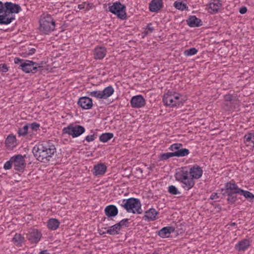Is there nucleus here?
I'll return each mask as SVG.
<instances>
[{
	"instance_id": "obj_1",
	"label": "nucleus",
	"mask_w": 254,
	"mask_h": 254,
	"mask_svg": "<svg viewBox=\"0 0 254 254\" xmlns=\"http://www.w3.org/2000/svg\"><path fill=\"white\" fill-rule=\"evenodd\" d=\"M202 173V168L195 165L189 169L186 167L181 168L176 173L175 177L177 181L183 184V187L186 190H189L194 185L193 179H199Z\"/></svg>"
},
{
	"instance_id": "obj_2",
	"label": "nucleus",
	"mask_w": 254,
	"mask_h": 254,
	"mask_svg": "<svg viewBox=\"0 0 254 254\" xmlns=\"http://www.w3.org/2000/svg\"><path fill=\"white\" fill-rule=\"evenodd\" d=\"M55 145L52 141H43L33 147V153L38 160L48 163L56 153Z\"/></svg>"
},
{
	"instance_id": "obj_3",
	"label": "nucleus",
	"mask_w": 254,
	"mask_h": 254,
	"mask_svg": "<svg viewBox=\"0 0 254 254\" xmlns=\"http://www.w3.org/2000/svg\"><path fill=\"white\" fill-rule=\"evenodd\" d=\"M241 189L239 188L236 184L229 182L225 184V189H221L220 191L223 196H228V203L232 204L237 200V195L241 194Z\"/></svg>"
},
{
	"instance_id": "obj_4",
	"label": "nucleus",
	"mask_w": 254,
	"mask_h": 254,
	"mask_svg": "<svg viewBox=\"0 0 254 254\" xmlns=\"http://www.w3.org/2000/svg\"><path fill=\"white\" fill-rule=\"evenodd\" d=\"M14 61L16 64L20 63L18 68L27 73H35L38 71L43 69L42 66H40L39 64L32 61L24 60L19 58H14Z\"/></svg>"
},
{
	"instance_id": "obj_5",
	"label": "nucleus",
	"mask_w": 254,
	"mask_h": 254,
	"mask_svg": "<svg viewBox=\"0 0 254 254\" xmlns=\"http://www.w3.org/2000/svg\"><path fill=\"white\" fill-rule=\"evenodd\" d=\"M121 205L124 207L127 212L133 214H141L142 212L140 200L138 198L130 197L124 199Z\"/></svg>"
},
{
	"instance_id": "obj_6",
	"label": "nucleus",
	"mask_w": 254,
	"mask_h": 254,
	"mask_svg": "<svg viewBox=\"0 0 254 254\" xmlns=\"http://www.w3.org/2000/svg\"><path fill=\"white\" fill-rule=\"evenodd\" d=\"M40 30L44 34H48L54 30L55 22L50 14L43 13L40 16L39 20Z\"/></svg>"
},
{
	"instance_id": "obj_7",
	"label": "nucleus",
	"mask_w": 254,
	"mask_h": 254,
	"mask_svg": "<svg viewBox=\"0 0 254 254\" xmlns=\"http://www.w3.org/2000/svg\"><path fill=\"white\" fill-rule=\"evenodd\" d=\"M181 95L175 92H168L163 96V102L164 104L170 107L180 105L182 103L180 100Z\"/></svg>"
},
{
	"instance_id": "obj_8",
	"label": "nucleus",
	"mask_w": 254,
	"mask_h": 254,
	"mask_svg": "<svg viewBox=\"0 0 254 254\" xmlns=\"http://www.w3.org/2000/svg\"><path fill=\"white\" fill-rule=\"evenodd\" d=\"M85 131V128L83 126L73 124H70L63 129V133L67 134L73 138L80 136Z\"/></svg>"
},
{
	"instance_id": "obj_9",
	"label": "nucleus",
	"mask_w": 254,
	"mask_h": 254,
	"mask_svg": "<svg viewBox=\"0 0 254 254\" xmlns=\"http://www.w3.org/2000/svg\"><path fill=\"white\" fill-rule=\"evenodd\" d=\"M109 10L112 13L116 15L121 19H125L127 18L126 6L120 2L113 3V5L109 7Z\"/></svg>"
},
{
	"instance_id": "obj_10",
	"label": "nucleus",
	"mask_w": 254,
	"mask_h": 254,
	"mask_svg": "<svg viewBox=\"0 0 254 254\" xmlns=\"http://www.w3.org/2000/svg\"><path fill=\"white\" fill-rule=\"evenodd\" d=\"M224 108L225 110L231 111L236 108L239 100L236 94H228L224 96Z\"/></svg>"
},
{
	"instance_id": "obj_11",
	"label": "nucleus",
	"mask_w": 254,
	"mask_h": 254,
	"mask_svg": "<svg viewBox=\"0 0 254 254\" xmlns=\"http://www.w3.org/2000/svg\"><path fill=\"white\" fill-rule=\"evenodd\" d=\"M14 169L18 171L22 172L26 167V162L23 156L20 154L12 157Z\"/></svg>"
},
{
	"instance_id": "obj_12",
	"label": "nucleus",
	"mask_w": 254,
	"mask_h": 254,
	"mask_svg": "<svg viewBox=\"0 0 254 254\" xmlns=\"http://www.w3.org/2000/svg\"><path fill=\"white\" fill-rule=\"evenodd\" d=\"M145 100L142 95L133 96L130 100V105L132 108H142L145 105Z\"/></svg>"
},
{
	"instance_id": "obj_13",
	"label": "nucleus",
	"mask_w": 254,
	"mask_h": 254,
	"mask_svg": "<svg viewBox=\"0 0 254 254\" xmlns=\"http://www.w3.org/2000/svg\"><path fill=\"white\" fill-rule=\"evenodd\" d=\"M42 234L37 229L31 230L28 234H27L26 238L30 241L31 243L37 244L40 240Z\"/></svg>"
},
{
	"instance_id": "obj_14",
	"label": "nucleus",
	"mask_w": 254,
	"mask_h": 254,
	"mask_svg": "<svg viewBox=\"0 0 254 254\" xmlns=\"http://www.w3.org/2000/svg\"><path fill=\"white\" fill-rule=\"evenodd\" d=\"M21 10L20 6L11 2H6L4 3V12L9 13H18Z\"/></svg>"
},
{
	"instance_id": "obj_15",
	"label": "nucleus",
	"mask_w": 254,
	"mask_h": 254,
	"mask_svg": "<svg viewBox=\"0 0 254 254\" xmlns=\"http://www.w3.org/2000/svg\"><path fill=\"white\" fill-rule=\"evenodd\" d=\"M77 104L83 109L88 110L93 106L92 99L88 97H81L78 99Z\"/></svg>"
},
{
	"instance_id": "obj_16",
	"label": "nucleus",
	"mask_w": 254,
	"mask_h": 254,
	"mask_svg": "<svg viewBox=\"0 0 254 254\" xmlns=\"http://www.w3.org/2000/svg\"><path fill=\"white\" fill-rule=\"evenodd\" d=\"M107 171V166L102 163H98L94 165L93 174L94 176L103 175Z\"/></svg>"
},
{
	"instance_id": "obj_17",
	"label": "nucleus",
	"mask_w": 254,
	"mask_h": 254,
	"mask_svg": "<svg viewBox=\"0 0 254 254\" xmlns=\"http://www.w3.org/2000/svg\"><path fill=\"white\" fill-rule=\"evenodd\" d=\"M106 215L108 218L114 217L118 214L117 207L113 204L107 206L104 210Z\"/></svg>"
},
{
	"instance_id": "obj_18",
	"label": "nucleus",
	"mask_w": 254,
	"mask_h": 254,
	"mask_svg": "<svg viewBox=\"0 0 254 254\" xmlns=\"http://www.w3.org/2000/svg\"><path fill=\"white\" fill-rule=\"evenodd\" d=\"M162 0H152L149 3V8L151 12H158L163 7Z\"/></svg>"
},
{
	"instance_id": "obj_19",
	"label": "nucleus",
	"mask_w": 254,
	"mask_h": 254,
	"mask_svg": "<svg viewBox=\"0 0 254 254\" xmlns=\"http://www.w3.org/2000/svg\"><path fill=\"white\" fill-rule=\"evenodd\" d=\"M187 22L190 27H197L202 25L201 19L197 18L194 15L190 16L187 20Z\"/></svg>"
},
{
	"instance_id": "obj_20",
	"label": "nucleus",
	"mask_w": 254,
	"mask_h": 254,
	"mask_svg": "<svg viewBox=\"0 0 254 254\" xmlns=\"http://www.w3.org/2000/svg\"><path fill=\"white\" fill-rule=\"evenodd\" d=\"M175 231V228L172 226H167L158 231V235L161 238H168L171 233Z\"/></svg>"
},
{
	"instance_id": "obj_21",
	"label": "nucleus",
	"mask_w": 254,
	"mask_h": 254,
	"mask_svg": "<svg viewBox=\"0 0 254 254\" xmlns=\"http://www.w3.org/2000/svg\"><path fill=\"white\" fill-rule=\"evenodd\" d=\"M250 246V242L248 239H244L235 245V249L238 251H245Z\"/></svg>"
},
{
	"instance_id": "obj_22",
	"label": "nucleus",
	"mask_w": 254,
	"mask_h": 254,
	"mask_svg": "<svg viewBox=\"0 0 254 254\" xmlns=\"http://www.w3.org/2000/svg\"><path fill=\"white\" fill-rule=\"evenodd\" d=\"M106 49L103 47H97L94 49V58L96 59L101 60L106 54Z\"/></svg>"
},
{
	"instance_id": "obj_23",
	"label": "nucleus",
	"mask_w": 254,
	"mask_h": 254,
	"mask_svg": "<svg viewBox=\"0 0 254 254\" xmlns=\"http://www.w3.org/2000/svg\"><path fill=\"white\" fill-rule=\"evenodd\" d=\"M158 212L154 208H150L145 212L144 218L145 220H154L156 219V215Z\"/></svg>"
},
{
	"instance_id": "obj_24",
	"label": "nucleus",
	"mask_w": 254,
	"mask_h": 254,
	"mask_svg": "<svg viewBox=\"0 0 254 254\" xmlns=\"http://www.w3.org/2000/svg\"><path fill=\"white\" fill-rule=\"evenodd\" d=\"M121 228L119 227V224H117L109 227L106 232H103L101 234H108L111 235H115L119 234V231Z\"/></svg>"
},
{
	"instance_id": "obj_25",
	"label": "nucleus",
	"mask_w": 254,
	"mask_h": 254,
	"mask_svg": "<svg viewBox=\"0 0 254 254\" xmlns=\"http://www.w3.org/2000/svg\"><path fill=\"white\" fill-rule=\"evenodd\" d=\"M60 225V222L57 219L52 218L49 220L47 226L49 229L55 230H56Z\"/></svg>"
},
{
	"instance_id": "obj_26",
	"label": "nucleus",
	"mask_w": 254,
	"mask_h": 254,
	"mask_svg": "<svg viewBox=\"0 0 254 254\" xmlns=\"http://www.w3.org/2000/svg\"><path fill=\"white\" fill-rule=\"evenodd\" d=\"M102 92V97L103 99H107L111 96L114 92V89L111 85L106 87Z\"/></svg>"
},
{
	"instance_id": "obj_27",
	"label": "nucleus",
	"mask_w": 254,
	"mask_h": 254,
	"mask_svg": "<svg viewBox=\"0 0 254 254\" xmlns=\"http://www.w3.org/2000/svg\"><path fill=\"white\" fill-rule=\"evenodd\" d=\"M209 8L212 9L214 12L216 13L218 12V10L221 8V3L219 0H213V1L209 3Z\"/></svg>"
},
{
	"instance_id": "obj_28",
	"label": "nucleus",
	"mask_w": 254,
	"mask_h": 254,
	"mask_svg": "<svg viewBox=\"0 0 254 254\" xmlns=\"http://www.w3.org/2000/svg\"><path fill=\"white\" fill-rule=\"evenodd\" d=\"M14 19L13 17H9L5 12L4 14H0V24L7 25L10 23Z\"/></svg>"
},
{
	"instance_id": "obj_29",
	"label": "nucleus",
	"mask_w": 254,
	"mask_h": 254,
	"mask_svg": "<svg viewBox=\"0 0 254 254\" xmlns=\"http://www.w3.org/2000/svg\"><path fill=\"white\" fill-rule=\"evenodd\" d=\"M114 136V134L111 132H107L102 133L99 136V140L100 141L102 142H106L111 138H112Z\"/></svg>"
},
{
	"instance_id": "obj_30",
	"label": "nucleus",
	"mask_w": 254,
	"mask_h": 254,
	"mask_svg": "<svg viewBox=\"0 0 254 254\" xmlns=\"http://www.w3.org/2000/svg\"><path fill=\"white\" fill-rule=\"evenodd\" d=\"M174 156L177 157L187 156L190 153L189 149L186 148H181L179 150L174 152Z\"/></svg>"
},
{
	"instance_id": "obj_31",
	"label": "nucleus",
	"mask_w": 254,
	"mask_h": 254,
	"mask_svg": "<svg viewBox=\"0 0 254 254\" xmlns=\"http://www.w3.org/2000/svg\"><path fill=\"white\" fill-rule=\"evenodd\" d=\"M173 157H175L174 156V152H167L161 153L159 156V159L160 161H164L168 159L169 158Z\"/></svg>"
},
{
	"instance_id": "obj_32",
	"label": "nucleus",
	"mask_w": 254,
	"mask_h": 254,
	"mask_svg": "<svg viewBox=\"0 0 254 254\" xmlns=\"http://www.w3.org/2000/svg\"><path fill=\"white\" fill-rule=\"evenodd\" d=\"M241 195H243L247 199H250V201H253L254 199V195L250 191L241 190Z\"/></svg>"
},
{
	"instance_id": "obj_33",
	"label": "nucleus",
	"mask_w": 254,
	"mask_h": 254,
	"mask_svg": "<svg viewBox=\"0 0 254 254\" xmlns=\"http://www.w3.org/2000/svg\"><path fill=\"white\" fill-rule=\"evenodd\" d=\"M29 128L28 124L25 125L22 128H19L17 131V133L19 136H24L28 133V130Z\"/></svg>"
},
{
	"instance_id": "obj_34",
	"label": "nucleus",
	"mask_w": 254,
	"mask_h": 254,
	"mask_svg": "<svg viewBox=\"0 0 254 254\" xmlns=\"http://www.w3.org/2000/svg\"><path fill=\"white\" fill-rule=\"evenodd\" d=\"M24 240V238L20 234H16L13 238L12 241L16 245L21 244Z\"/></svg>"
},
{
	"instance_id": "obj_35",
	"label": "nucleus",
	"mask_w": 254,
	"mask_h": 254,
	"mask_svg": "<svg viewBox=\"0 0 254 254\" xmlns=\"http://www.w3.org/2000/svg\"><path fill=\"white\" fill-rule=\"evenodd\" d=\"M198 52V50L195 48H191L184 51V55L186 56H191L195 55Z\"/></svg>"
},
{
	"instance_id": "obj_36",
	"label": "nucleus",
	"mask_w": 254,
	"mask_h": 254,
	"mask_svg": "<svg viewBox=\"0 0 254 254\" xmlns=\"http://www.w3.org/2000/svg\"><path fill=\"white\" fill-rule=\"evenodd\" d=\"M174 6L177 9L181 10H184L188 8L186 4L183 3L182 2L177 1L175 2Z\"/></svg>"
},
{
	"instance_id": "obj_37",
	"label": "nucleus",
	"mask_w": 254,
	"mask_h": 254,
	"mask_svg": "<svg viewBox=\"0 0 254 254\" xmlns=\"http://www.w3.org/2000/svg\"><path fill=\"white\" fill-rule=\"evenodd\" d=\"M168 192L173 195L180 194L181 192L178 190V189L174 186L171 185L168 187Z\"/></svg>"
},
{
	"instance_id": "obj_38",
	"label": "nucleus",
	"mask_w": 254,
	"mask_h": 254,
	"mask_svg": "<svg viewBox=\"0 0 254 254\" xmlns=\"http://www.w3.org/2000/svg\"><path fill=\"white\" fill-rule=\"evenodd\" d=\"M89 96L91 97H96L97 98L103 99L102 96L101 91H93L87 93Z\"/></svg>"
},
{
	"instance_id": "obj_39",
	"label": "nucleus",
	"mask_w": 254,
	"mask_h": 254,
	"mask_svg": "<svg viewBox=\"0 0 254 254\" xmlns=\"http://www.w3.org/2000/svg\"><path fill=\"white\" fill-rule=\"evenodd\" d=\"M183 147V144L181 143H174L172 144L169 147V149L173 152H175L179 150Z\"/></svg>"
},
{
	"instance_id": "obj_40",
	"label": "nucleus",
	"mask_w": 254,
	"mask_h": 254,
	"mask_svg": "<svg viewBox=\"0 0 254 254\" xmlns=\"http://www.w3.org/2000/svg\"><path fill=\"white\" fill-rule=\"evenodd\" d=\"M28 125L29 126V127L31 128L34 131H37L39 129V127H40V124L36 123V122H34V123H32L31 124H28Z\"/></svg>"
},
{
	"instance_id": "obj_41",
	"label": "nucleus",
	"mask_w": 254,
	"mask_h": 254,
	"mask_svg": "<svg viewBox=\"0 0 254 254\" xmlns=\"http://www.w3.org/2000/svg\"><path fill=\"white\" fill-rule=\"evenodd\" d=\"M13 164V160L12 159V157L10 158L9 160L6 162L4 164L3 168L5 170H9L11 168L12 165Z\"/></svg>"
},
{
	"instance_id": "obj_42",
	"label": "nucleus",
	"mask_w": 254,
	"mask_h": 254,
	"mask_svg": "<svg viewBox=\"0 0 254 254\" xmlns=\"http://www.w3.org/2000/svg\"><path fill=\"white\" fill-rule=\"evenodd\" d=\"M145 30H146L144 31V33L145 35H147V34H148L149 33H152L154 31V29L152 26V24L151 23H149L146 26V28Z\"/></svg>"
},
{
	"instance_id": "obj_43",
	"label": "nucleus",
	"mask_w": 254,
	"mask_h": 254,
	"mask_svg": "<svg viewBox=\"0 0 254 254\" xmlns=\"http://www.w3.org/2000/svg\"><path fill=\"white\" fill-rule=\"evenodd\" d=\"M244 139L245 143L251 142L252 140V133L248 132L246 134L244 137Z\"/></svg>"
},
{
	"instance_id": "obj_44",
	"label": "nucleus",
	"mask_w": 254,
	"mask_h": 254,
	"mask_svg": "<svg viewBox=\"0 0 254 254\" xmlns=\"http://www.w3.org/2000/svg\"><path fill=\"white\" fill-rule=\"evenodd\" d=\"M128 219H124L121 220L119 223H117V225L119 224V227L121 229V227L122 226H125L126 227H128Z\"/></svg>"
},
{
	"instance_id": "obj_45",
	"label": "nucleus",
	"mask_w": 254,
	"mask_h": 254,
	"mask_svg": "<svg viewBox=\"0 0 254 254\" xmlns=\"http://www.w3.org/2000/svg\"><path fill=\"white\" fill-rule=\"evenodd\" d=\"M15 141V137L12 135H9L6 139V143H13Z\"/></svg>"
},
{
	"instance_id": "obj_46",
	"label": "nucleus",
	"mask_w": 254,
	"mask_h": 254,
	"mask_svg": "<svg viewBox=\"0 0 254 254\" xmlns=\"http://www.w3.org/2000/svg\"><path fill=\"white\" fill-rule=\"evenodd\" d=\"M96 136L97 135H95V134H93L92 135H88L86 136L85 140L88 142L93 141L96 138Z\"/></svg>"
},
{
	"instance_id": "obj_47",
	"label": "nucleus",
	"mask_w": 254,
	"mask_h": 254,
	"mask_svg": "<svg viewBox=\"0 0 254 254\" xmlns=\"http://www.w3.org/2000/svg\"><path fill=\"white\" fill-rule=\"evenodd\" d=\"M0 69L3 72H6L8 70V67L6 64H0Z\"/></svg>"
},
{
	"instance_id": "obj_48",
	"label": "nucleus",
	"mask_w": 254,
	"mask_h": 254,
	"mask_svg": "<svg viewBox=\"0 0 254 254\" xmlns=\"http://www.w3.org/2000/svg\"><path fill=\"white\" fill-rule=\"evenodd\" d=\"M219 198V195H218V193L216 192H213L211 194L210 199L213 200V199H216Z\"/></svg>"
},
{
	"instance_id": "obj_49",
	"label": "nucleus",
	"mask_w": 254,
	"mask_h": 254,
	"mask_svg": "<svg viewBox=\"0 0 254 254\" xmlns=\"http://www.w3.org/2000/svg\"><path fill=\"white\" fill-rule=\"evenodd\" d=\"M247 8L245 6H243L242 7H241L239 9V12L241 14H245L247 12Z\"/></svg>"
},
{
	"instance_id": "obj_50",
	"label": "nucleus",
	"mask_w": 254,
	"mask_h": 254,
	"mask_svg": "<svg viewBox=\"0 0 254 254\" xmlns=\"http://www.w3.org/2000/svg\"><path fill=\"white\" fill-rule=\"evenodd\" d=\"M36 52V49L35 48H31V49L29 50L28 52L26 54L27 55L30 56L32 55L33 54H34Z\"/></svg>"
},
{
	"instance_id": "obj_51",
	"label": "nucleus",
	"mask_w": 254,
	"mask_h": 254,
	"mask_svg": "<svg viewBox=\"0 0 254 254\" xmlns=\"http://www.w3.org/2000/svg\"><path fill=\"white\" fill-rule=\"evenodd\" d=\"M4 11V4L0 1V14Z\"/></svg>"
},
{
	"instance_id": "obj_52",
	"label": "nucleus",
	"mask_w": 254,
	"mask_h": 254,
	"mask_svg": "<svg viewBox=\"0 0 254 254\" xmlns=\"http://www.w3.org/2000/svg\"><path fill=\"white\" fill-rule=\"evenodd\" d=\"M111 219H109V218H106V217H104L102 218V221L103 222H108V221H109Z\"/></svg>"
},
{
	"instance_id": "obj_53",
	"label": "nucleus",
	"mask_w": 254,
	"mask_h": 254,
	"mask_svg": "<svg viewBox=\"0 0 254 254\" xmlns=\"http://www.w3.org/2000/svg\"><path fill=\"white\" fill-rule=\"evenodd\" d=\"M39 254H50L47 253V251H42L40 252Z\"/></svg>"
},
{
	"instance_id": "obj_54",
	"label": "nucleus",
	"mask_w": 254,
	"mask_h": 254,
	"mask_svg": "<svg viewBox=\"0 0 254 254\" xmlns=\"http://www.w3.org/2000/svg\"><path fill=\"white\" fill-rule=\"evenodd\" d=\"M251 142L254 144V133H252V140Z\"/></svg>"
},
{
	"instance_id": "obj_55",
	"label": "nucleus",
	"mask_w": 254,
	"mask_h": 254,
	"mask_svg": "<svg viewBox=\"0 0 254 254\" xmlns=\"http://www.w3.org/2000/svg\"><path fill=\"white\" fill-rule=\"evenodd\" d=\"M236 223H235V222L232 223L231 224V226H236Z\"/></svg>"
},
{
	"instance_id": "obj_56",
	"label": "nucleus",
	"mask_w": 254,
	"mask_h": 254,
	"mask_svg": "<svg viewBox=\"0 0 254 254\" xmlns=\"http://www.w3.org/2000/svg\"><path fill=\"white\" fill-rule=\"evenodd\" d=\"M78 8H79V9H82V8H83V7H82V5H81L79 4V5H78Z\"/></svg>"
},
{
	"instance_id": "obj_57",
	"label": "nucleus",
	"mask_w": 254,
	"mask_h": 254,
	"mask_svg": "<svg viewBox=\"0 0 254 254\" xmlns=\"http://www.w3.org/2000/svg\"><path fill=\"white\" fill-rule=\"evenodd\" d=\"M152 254H158L157 253H153Z\"/></svg>"
}]
</instances>
